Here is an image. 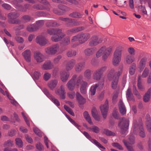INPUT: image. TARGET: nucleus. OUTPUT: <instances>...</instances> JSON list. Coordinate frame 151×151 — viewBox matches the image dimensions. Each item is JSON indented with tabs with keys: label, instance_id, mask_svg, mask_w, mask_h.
Returning <instances> with one entry per match:
<instances>
[{
	"label": "nucleus",
	"instance_id": "8fccbe9b",
	"mask_svg": "<svg viewBox=\"0 0 151 151\" xmlns=\"http://www.w3.org/2000/svg\"><path fill=\"white\" fill-rule=\"evenodd\" d=\"M35 147L38 151H42L44 150L43 145L40 142H38L36 144Z\"/></svg>",
	"mask_w": 151,
	"mask_h": 151
},
{
	"label": "nucleus",
	"instance_id": "a878e982",
	"mask_svg": "<svg viewBox=\"0 0 151 151\" xmlns=\"http://www.w3.org/2000/svg\"><path fill=\"white\" fill-rule=\"evenodd\" d=\"M76 63V61L74 59H71L68 62L66 65V68L67 70H71L74 67Z\"/></svg>",
	"mask_w": 151,
	"mask_h": 151
},
{
	"label": "nucleus",
	"instance_id": "bb28decb",
	"mask_svg": "<svg viewBox=\"0 0 151 151\" xmlns=\"http://www.w3.org/2000/svg\"><path fill=\"white\" fill-rule=\"evenodd\" d=\"M119 107L120 113L122 115L126 113V109L123 103L122 100H120L119 103Z\"/></svg>",
	"mask_w": 151,
	"mask_h": 151
},
{
	"label": "nucleus",
	"instance_id": "bf43d9fd",
	"mask_svg": "<svg viewBox=\"0 0 151 151\" xmlns=\"http://www.w3.org/2000/svg\"><path fill=\"white\" fill-rule=\"evenodd\" d=\"M33 131L38 136L41 137L42 136V134L39 129L37 128L34 127L33 128Z\"/></svg>",
	"mask_w": 151,
	"mask_h": 151
},
{
	"label": "nucleus",
	"instance_id": "6ab92c4d",
	"mask_svg": "<svg viewBox=\"0 0 151 151\" xmlns=\"http://www.w3.org/2000/svg\"><path fill=\"white\" fill-rule=\"evenodd\" d=\"M58 83V80L57 79L52 80L49 81L47 85L51 90H53L55 88Z\"/></svg>",
	"mask_w": 151,
	"mask_h": 151
},
{
	"label": "nucleus",
	"instance_id": "b1692460",
	"mask_svg": "<svg viewBox=\"0 0 151 151\" xmlns=\"http://www.w3.org/2000/svg\"><path fill=\"white\" fill-rule=\"evenodd\" d=\"M81 85V86L80 88V92L82 94H85L87 92V87L88 86V83L82 80Z\"/></svg>",
	"mask_w": 151,
	"mask_h": 151
},
{
	"label": "nucleus",
	"instance_id": "e2e57ef3",
	"mask_svg": "<svg viewBox=\"0 0 151 151\" xmlns=\"http://www.w3.org/2000/svg\"><path fill=\"white\" fill-rule=\"evenodd\" d=\"M103 132L107 136H112L115 135V133L106 129H104L103 130Z\"/></svg>",
	"mask_w": 151,
	"mask_h": 151
},
{
	"label": "nucleus",
	"instance_id": "3c124183",
	"mask_svg": "<svg viewBox=\"0 0 151 151\" xmlns=\"http://www.w3.org/2000/svg\"><path fill=\"white\" fill-rule=\"evenodd\" d=\"M84 75L85 77L87 79H90L91 76V71L89 69L86 70L84 73Z\"/></svg>",
	"mask_w": 151,
	"mask_h": 151
},
{
	"label": "nucleus",
	"instance_id": "0e129e2a",
	"mask_svg": "<svg viewBox=\"0 0 151 151\" xmlns=\"http://www.w3.org/2000/svg\"><path fill=\"white\" fill-rule=\"evenodd\" d=\"M46 25L48 26L54 27L59 26V24H57L55 22L50 21L46 23Z\"/></svg>",
	"mask_w": 151,
	"mask_h": 151
},
{
	"label": "nucleus",
	"instance_id": "dca6fc26",
	"mask_svg": "<svg viewBox=\"0 0 151 151\" xmlns=\"http://www.w3.org/2000/svg\"><path fill=\"white\" fill-rule=\"evenodd\" d=\"M34 57L38 63H41L44 60V55L42 53L37 51L34 52Z\"/></svg>",
	"mask_w": 151,
	"mask_h": 151
},
{
	"label": "nucleus",
	"instance_id": "c756f323",
	"mask_svg": "<svg viewBox=\"0 0 151 151\" xmlns=\"http://www.w3.org/2000/svg\"><path fill=\"white\" fill-rule=\"evenodd\" d=\"M98 86V84H95L91 87L89 91V97L91 96H94L95 94L96 88Z\"/></svg>",
	"mask_w": 151,
	"mask_h": 151
},
{
	"label": "nucleus",
	"instance_id": "6e6d98bb",
	"mask_svg": "<svg viewBox=\"0 0 151 151\" xmlns=\"http://www.w3.org/2000/svg\"><path fill=\"white\" fill-rule=\"evenodd\" d=\"M149 72V70L148 68L147 67L145 68L142 74V78L146 77L148 75Z\"/></svg>",
	"mask_w": 151,
	"mask_h": 151
},
{
	"label": "nucleus",
	"instance_id": "69168bd1",
	"mask_svg": "<svg viewBox=\"0 0 151 151\" xmlns=\"http://www.w3.org/2000/svg\"><path fill=\"white\" fill-rule=\"evenodd\" d=\"M70 42V38L68 37H66L64 38L63 41V44L64 45H68Z\"/></svg>",
	"mask_w": 151,
	"mask_h": 151
},
{
	"label": "nucleus",
	"instance_id": "c85d7f7f",
	"mask_svg": "<svg viewBox=\"0 0 151 151\" xmlns=\"http://www.w3.org/2000/svg\"><path fill=\"white\" fill-rule=\"evenodd\" d=\"M96 50V48L95 47L88 48L85 50L84 53L87 56H90L93 54Z\"/></svg>",
	"mask_w": 151,
	"mask_h": 151
},
{
	"label": "nucleus",
	"instance_id": "052dcab7",
	"mask_svg": "<svg viewBox=\"0 0 151 151\" xmlns=\"http://www.w3.org/2000/svg\"><path fill=\"white\" fill-rule=\"evenodd\" d=\"M51 76V75L50 73L47 72H45L43 75V79L45 81H48L49 80Z\"/></svg>",
	"mask_w": 151,
	"mask_h": 151
},
{
	"label": "nucleus",
	"instance_id": "680f3d73",
	"mask_svg": "<svg viewBox=\"0 0 151 151\" xmlns=\"http://www.w3.org/2000/svg\"><path fill=\"white\" fill-rule=\"evenodd\" d=\"M131 89L129 88L126 91V96L127 100H130L131 98Z\"/></svg>",
	"mask_w": 151,
	"mask_h": 151
},
{
	"label": "nucleus",
	"instance_id": "473e14b6",
	"mask_svg": "<svg viewBox=\"0 0 151 151\" xmlns=\"http://www.w3.org/2000/svg\"><path fill=\"white\" fill-rule=\"evenodd\" d=\"M76 97L77 100L79 104H83L85 102V99L78 92H76Z\"/></svg>",
	"mask_w": 151,
	"mask_h": 151
},
{
	"label": "nucleus",
	"instance_id": "cd10ccee",
	"mask_svg": "<svg viewBox=\"0 0 151 151\" xmlns=\"http://www.w3.org/2000/svg\"><path fill=\"white\" fill-rule=\"evenodd\" d=\"M123 49V47L122 46L117 47L114 52V56L121 59L122 53Z\"/></svg>",
	"mask_w": 151,
	"mask_h": 151
},
{
	"label": "nucleus",
	"instance_id": "e433bc0d",
	"mask_svg": "<svg viewBox=\"0 0 151 151\" xmlns=\"http://www.w3.org/2000/svg\"><path fill=\"white\" fill-rule=\"evenodd\" d=\"M102 75L99 73L96 70L94 72L93 76L94 79L96 80H99L101 78Z\"/></svg>",
	"mask_w": 151,
	"mask_h": 151
},
{
	"label": "nucleus",
	"instance_id": "ea45409f",
	"mask_svg": "<svg viewBox=\"0 0 151 151\" xmlns=\"http://www.w3.org/2000/svg\"><path fill=\"white\" fill-rule=\"evenodd\" d=\"M83 116L86 119L88 122L91 124H93V122L91 121V118L90 117L88 112L85 111L83 114Z\"/></svg>",
	"mask_w": 151,
	"mask_h": 151
},
{
	"label": "nucleus",
	"instance_id": "4c0bfd02",
	"mask_svg": "<svg viewBox=\"0 0 151 151\" xmlns=\"http://www.w3.org/2000/svg\"><path fill=\"white\" fill-rule=\"evenodd\" d=\"M37 28L35 24H33L28 25L27 27V29L29 32H32L37 30Z\"/></svg>",
	"mask_w": 151,
	"mask_h": 151
},
{
	"label": "nucleus",
	"instance_id": "aec40b11",
	"mask_svg": "<svg viewBox=\"0 0 151 151\" xmlns=\"http://www.w3.org/2000/svg\"><path fill=\"white\" fill-rule=\"evenodd\" d=\"M146 125L147 129L151 134V119L149 114H147L146 117Z\"/></svg>",
	"mask_w": 151,
	"mask_h": 151
},
{
	"label": "nucleus",
	"instance_id": "7c9ffc66",
	"mask_svg": "<svg viewBox=\"0 0 151 151\" xmlns=\"http://www.w3.org/2000/svg\"><path fill=\"white\" fill-rule=\"evenodd\" d=\"M61 30L58 29H49L47 30V32L50 35H55L56 33H60Z\"/></svg>",
	"mask_w": 151,
	"mask_h": 151
},
{
	"label": "nucleus",
	"instance_id": "c03bdc74",
	"mask_svg": "<svg viewBox=\"0 0 151 151\" xmlns=\"http://www.w3.org/2000/svg\"><path fill=\"white\" fill-rule=\"evenodd\" d=\"M77 54L76 51L70 50L68 51L66 53L67 55L69 57H71L76 55Z\"/></svg>",
	"mask_w": 151,
	"mask_h": 151
},
{
	"label": "nucleus",
	"instance_id": "f3484780",
	"mask_svg": "<svg viewBox=\"0 0 151 151\" xmlns=\"http://www.w3.org/2000/svg\"><path fill=\"white\" fill-rule=\"evenodd\" d=\"M54 65L50 60H47L45 62L42 66V68L44 70H49L52 69Z\"/></svg>",
	"mask_w": 151,
	"mask_h": 151
},
{
	"label": "nucleus",
	"instance_id": "864d4df0",
	"mask_svg": "<svg viewBox=\"0 0 151 151\" xmlns=\"http://www.w3.org/2000/svg\"><path fill=\"white\" fill-rule=\"evenodd\" d=\"M44 24V21L40 20L37 21L35 24L36 27L37 28V29L39 28L42 27L43 25Z\"/></svg>",
	"mask_w": 151,
	"mask_h": 151
},
{
	"label": "nucleus",
	"instance_id": "f257e3e1",
	"mask_svg": "<svg viewBox=\"0 0 151 151\" xmlns=\"http://www.w3.org/2000/svg\"><path fill=\"white\" fill-rule=\"evenodd\" d=\"M77 75H74L72 78L67 82L66 86L68 89L70 91H73L75 88H78L81 83L83 76L80 75L77 78Z\"/></svg>",
	"mask_w": 151,
	"mask_h": 151
},
{
	"label": "nucleus",
	"instance_id": "4468645a",
	"mask_svg": "<svg viewBox=\"0 0 151 151\" xmlns=\"http://www.w3.org/2000/svg\"><path fill=\"white\" fill-rule=\"evenodd\" d=\"M3 89H4L5 90V92H4L3 90L0 88V92L4 95H6V96L9 99V100H10V101L12 104L15 106H17L18 105V103L16 101L13 99V98L12 97L9 96V93L7 91V89L4 86H3Z\"/></svg>",
	"mask_w": 151,
	"mask_h": 151
},
{
	"label": "nucleus",
	"instance_id": "a19ab883",
	"mask_svg": "<svg viewBox=\"0 0 151 151\" xmlns=\"http://www.w3.org/2000/svg\"><path fill=\"white\" fill-rule=\"evenodd\" d=\"M22 115L27 125L29 126V118L27 115L24 112L22 113Z\"/></svg>",
	"mask_w": 151,
	"mask_h": 151
},
{
	"label": "nucleus",
	"instance_id": "f704fd0d",
	"mask_svg": "<svg viewBox=\"0 0 151 151\" xmlns=\"http://www.w3.org/2000/svg\"><path fill=\"white\" fill-rule=\"evenodd\" d=\"M119 78L118 77H113V79H112L111 83V86L112 88L114 89H115L117 86L118 81Z\"/></svg>",
	"mask_w": 151,
	"mask_h": 151
},
{
	"label": "nucleus",
	"instance_id": "49530a36",
	"mask_svg": "<svg viewBox=\"0 0 151 151\" xmlns=\"http://www.w3.org/2000/svg\"><path fill=\"white\" fill-rule=\"evenodd\" d=\"M16 144L18 147L21 148L23 146V142L20 138H17L15 139Z\"/></svg>",
	"mask_w": 151,
	"mask_h": 151
},
{
	"label": "nucleus",
	"instance_id": "ddd939ff",
	"mask_svg": "<svg viewBox=\"0 0 151 151\" xmlns=\"http://www.w3.org/2000/svg\"><path fill=\"white\" fill-rule=\"evenodd\" d=\"M79 43L83 44L90 37V34L88 33H82L79 34Z\"/></svg>",
	"mask_w": 151,
	"mask_h": 151
},
{
	"label": "nucleus",
	"instance_id": "20e7f679",
	"mask_svg": "<svg viewBox=\"0 0 151 151\" xmlns=\"http://www.w3.org/2000/svg\"><path fill=\"white\" fill-rule=\"evenodd\" d=\"M129 125V121L128 119L122 118L119 124V126L121 130L122 134H126Z\"/></svg>",
	"mask_w": 151,
	"mask_h": 151
},
{
	"label": "nucleus",
	"instance_id": "2f4dec72",
	"mask_svg": "<svg viewBox=\"0 0 151 151\" xmlns=\"http://www.w3.org/2000/svg\"><path fill=\"white\" fill-rule=\"evenodd\" d=\"M125 60L126 63L128 64H131L134 60V58L129 54L126 55Z\"/></svg>",
	"mask_w": 151,
	"mask_h": 151
},
{
	"label": "nucleus",
	"instance_id": "5fc2aeb1",
	"mask_svg": "<svg viewBox=\"0 0 151 151\" xmlns=\"http://www.w3.org/2000/svg\"><path fill=\"white\" fill-rule=\"evenodd\" d=\"M69 16L72 17L76 18H80L82 17V15L81 14L77 12L71 13L69 15Z\"/></svg>",
	"mask_w": 151,
	"mask_h": 151
},
{
	"label": "nucleus",
	"instance_id": "79ce46f5",
	"mask_svg": "<svg viewBox=\"0 0 151 151\" xmlns=\"http://www.w3.org/2000/svg\"><path fill=\"white\" fill-rule=\"evenodd\" d=\"M151 90L149 89L143 97V100L145 102H148L150 99Z\"/></svg>",
	"mask_w": 151,
	"mask_h": 151
},
{
	"label": "nucleus",
	"instance_id": "37998d69",
	"mask_svg": "<svg viewBox=\"0 0 151 151\" xmlns=\"http://www.w3.org/2000/svg\"><path fill=\"white\" fill-rule=\"evenodd\" d=\"M96 111V109L95 108H93L91 110L92 115L95 120L97 121H99L100 120L99 116L96 114L95 113Z\"/></svg>",
	"mask_w": 151,
	"mask_h": 151
},
{
	"label": "nucleus",
	"instance_id": "393cba45",
	"mask_svg": "<svg viewBox=\"0 0 151 151\" xmlns=\"http://www.w3.org/2000/svg\"><path fill=\"white\" fill-rule=\"evenodd\" d=\"M85 63L84 62L79 63L75 66V69L77 72H80L82 71L85 67Z\"/></svg>",
	"mask_w": 151,
	"mask_h": 151
},
{
	"label": "nucleus",
	"instance_id": "9d476101",
	"mask_svg": "<svg viewBox=\"0 0 151 151\" xmlns=\"http://www.w3.org/2000/svg\"><path fill=\"white\" fill-rule=\"evenodd\" d=\"M83 134L91 142L95 144L98 148L105 149V148L102 146L101 144L98 142L96 139H92L90 135L87 132H84Z\"/></svg>",
	"mask_w": 151,
	"mask_h": 151
},
{
	"label": "nucleus",
	"instance_id": "338daca9",
	"mask_svg": "<svg viewBox=\"0 0 151 151\" xmlns=\"http://www.w3.org/2000/svg\"><path fill=\"white\" fill-rule=\"evenodd\" d=\"M78 40L79 42V34L72 37L71 41L72 42H74Z\"/></svg>",
	"mask_w": 151,
	"mask_h": 151
},
{
	"label": "nucleus",
	"instance_id": "f8f14e48",
	"mask_svg": "<svg viewBox=\"0 0 151 151\" xmlns=\"http://www.w3.org/2000/svg\"><path fill=\"white\" fill-rule=\"evenodd\" d=\"M55 93L57 95L59 96L61 99H65V93L63 85H61L59 89L55 90Z\"/></svg>",
	"mask_w": 151,
	"mask_h": 151
},
{
	"label": "nucleus",
	"instance_id": "a18cd8bd",
	"mask_svg": "<svg viewBox=\"0 0 151 151\" xmlns=\"http://www.w3.org/2000/svg\"><path fill=\"white\" fill-rule=\"evenodd\" d=\"M136 68V65L133 64L130 67L129 70V73L131 75H133L134 73Z\"/></svg>",
	"mask_w": 151,
	"mask_h": 151
},
{
	"label": "nucleus",
	"instance_id": "603ef678",
	"mask_svg": "<svg viewBox=\"0 0 151 151\" xmlns=\"http://www.w3.org/2000/svg\"><path fill=\"white\" fill-rule=\"evenodd\" d=\"M66 117L68 119V120L70 121V122L73 124L78 129H79V127L80 125L76 123L74 120L71 119L69 116L65 115Z\"/></svg>",
	"mask_w": 151,
	"mask_h": 151
},
{
	"label": "nucleus",
	"instance_id": "39448f33",
	"mask_svg": "<svg viewBox=\"0 0 151 151\" xmlns=\"http://www.w3.org/2000/svg\"><path fill=\"white\" fill-rule=\"evenodd\" d=\"M141 58L139 64L138 68L141 71L145 66L147 61V57L144 53H141L139 55Z\"/></svg>",
	"mask_w": 151,
	"mask_h": 151
},
{
	"label": "nucleus",
	"instance_id": "f03ea898",
	"mask_svg": "<svg viewBox=\"0 0 151 151\" xmlns=\"http://www.w3.org/2000/svg\"><path fill=\"white\" fill-rule=\"evenodd\" d=\"M112 50L111 47L110 46H103L97 52L96 56L98 58L100 57L102 55V60L105 61L110 55Z\"/></svg>",
	"mask_w": 151,
	"mask_h": 151
},
{
	"label": "nucleus",
	"instance_id": "423d86ee",
	"mask_svg": "<svg viewBox=\"0 0 151 151\" xmlns=\"http://www.w3.org/2000/svg\"><path fill=\"white\" fill-rule=\"evenodd\" d=\"M8 22L12 24H18L19 21L16 19L19 16V14L16 12H11L8 14Z\"/></svg>",
	"mask_w": 151,
	"mask_h": 151
},
{
	"label": "nucleus",
	"instance_id": "5701e85b",
	"mask_svg": "<svg viewBox=\"0 0 151 151\" xmlns=\"http://www.w3.org/2000/svg\"><path fill=\"white\" fill-rule=\"evenodd\" d=\"M84 29V28L83 27H75L68 30L67 32V33L68 35H71L72 34L76 33L79 31H82Z\"/></svg>",
	"mask_w": 151,
	"mask_h": 151
},
{
	"label": "nucleus",
	"instance_id": "de8ad7c7",
	"mask_svg": "<svg viewBox=\"0 0 151 151\" xmlns=\"http://www.w3.org/2000/svg\"><path fill=\"white\" fill-rule=\"evenodd\" d=\"M41 76V74L39 71H35L32 74V77L34 80L38 79Z\"/></svg>",
	"mask_w": 151,
	"mask_h": 151
},
{
	"label": "nucleus",
	"instance_id": "9b49d317",
	"mask_svg": "<svg viewBox=\"0 0 151 151\" xmlns=\"http://www.w3.org/2000/svg\"><path fill=\"white\" fill-rule=\"evenodd\" d=\"M102 39L100 38H99L96 36H94L91 38V40L89 42L88 45L90 47L95 46L100 43L102 42Z\"/></svg>",
	"mask_w": 151,
	"mask_h": 151
},
{
	"label": "nucleus",
	"instance_id": "13d9d810",
	"mask_svg": "<svg viewBox=\"0 0 151 151\" xmlns=\"http://www.w3.org/2000/svg\"><path fill=\"white\" fill-rule=\"evenodd\" d=\"M127 51L131 55H134L135 54V50L134 48L132 47H129L127 49Z\"/></svg>",
	"mask_w": 151,
	"mask_h": 151
},
{
	"label": "nucleus",
	"instance_id": "1a4fd4ad",
	"mask_svg": "<svg viewBox=\"0 0 151 151\" xmlns=\"http://www.w3.org/2000/svg\"><path fill=\"white\" fill-rule=\"evenodd\" d=\"M108 102L107 100H106L105 103L101 105L100 108L103 117L105 119L107 116V114L109 108Z\"/></svg>",
	"mask_w": 151,
	"mask_h": 151
},
{
	"label": "nucleus",
	"instance_id": "a211bd4d",
	"mask_svg": "<svg viewBox=\"0 0 151 151\" xmlns=\"http://www.w3.org/2000/svg\"><path fill=\"white\" fill-rule=\"evenodd\" d=\"M36 42L41 46L45 45L47 43V40L42 36H37L36 39Z\"/></svg>",
	"mask_w": 151,
	"mask_h": 151
},
{
	"label": "nucleus",
	"instance_id": "412c9836",
	"mask_svg": "<svg viewBox=\"0 0 151 151\" xmlns=\"http://www.w3.org/2000/svg\"><path fill=\"white\" fill-rule=\"evenodd\" d=\"M69 73L65 71H62L60 73V79L63 82H66L69 76Z\"/></svg>",
	"mask_w": 151,
	"mask_h": 151
},
{
	"label": "nucleus",
	"instance_id": "4be33fe9",
	"mask_svg": "<svg viewBox=\"0 0 151 151\" xmlns=\"http://www.w3.org/2000/svg\"><path fill=\"white\" fill-rule=\"evenodd\" d=\"M31 52L29 50H26L22 53V55L26 60L28 62L31 61Z\"/></svg>",
	"mask_w": 151,
	"mask_h": 151
},
{
	"label": "nucleus",
	"instance_id": "0eeeda50",
	"mask_svg": "<svg viewBox=\"0 0 151 151\" xmlns=\"http://www.w3.org/2000/svg\"><path fill=\"white\" fill-rule=\"evenodd\" d=\"M42 91L46 96L56 106H58L60 105V102L58 99L51 94L49 93L47 89L46 88H44Z\"/></svg>",
	"mask_w": 151,
	"mask_h": 151
},
{
	"label": "nucleus",
	"instance_id": "4d7b16f0",
	"mask_svg": "<svg viewBox=\"0 0 151 151\" xmlns=\"http://www.w3.org/2000/svg\"><path fill=\"white\" fill-rule=\"evenodd\" d=\"M141 76H139L137 80V86L139 89L142 91L144 89V88L141 84L140 81Z\"/></svg>",
	"mask_w": 151,
	"mask_h": 151
},
{
	"label": "nucleus",
	"instance_id": "6e6552de",
	"mask_svg": "<svg viewBox=\"0 0 151 151\" xmlns=\"http://www.w3.org/2000/svg\"><path fill=\"white\" fill-rule=\"evenodd\" d=\"M59 45L56 44L50 47L46 48L45 51L46 53L48 54L54 55L59 50Z\"/></svg>",
	"mask_w": 151,
	"mask_h": 151
},
{
	"label": "nucleus",
	"instance_id": "774afa93",
	"mask_svg": "<svg viewBox=\"0 0 151 151\" xmlns=\"http://www.w3.org/2000/svg\"><path fill=\"white\" fill-rule=\"evenodd\" d=\"M112 145L113 146L116 147L120 150H123V148L122 146L117 143H113L112 144Z\"/></svg>",
	"mask_w": 151,
	"mask_h": 151
},
{
	"label": "nucleus",
	"instance_id": "2eb2a0df",
	"mask_svg": "<svg viewBox=\"0 0 151 151\" xmlns=\"http://www.w3.org/2000/svg\"><path fill=\"white\" fill-rule=\"evenodd\" d=\"M60 32V34L56 33L55 35L52 36L51 37V40L55 42L60 41L65 35L62 32L61 29Z\"/></svg>",
	"mask_w": 151,
	"mask_h": 151
},
{
	"label": "nucleus",
	"instance_id": "58836bf2",
	"mask_svg": "<svg viewBox=\"0 0 151 151\" xmlns=\"http://www.w3.org/2000/svg\"><path fill=\"white\" fill-rule=\"evenodd\" d=\"M121 60V59L114 56L112 60L113 65L115 66L119 64Z\"/></svg>",
	"mask_w": 151,
	"mask_h": 151
},
{
	"label": "nucleus",
	"instance_id": "7ed1b4c3",
	"mask_svg": "<svg viewBox=\"0 0 151 151\" xmlns=\"http://www.w3.org/2000/svg\"><path fill=\"white\" fill-rule=\"evenodd\" d=\"M138 129L139 130V135L142 138L145 137V133L142 125L141 124H138L136 120H134L133 122V124L132 127V130L134 134L136 133Z\"/></svg>",
	"mask_w": 151,
	"mask_h": 151
},
{
	"label": "nucleus",
	"instance_id": "09e8293b",
	"mask_svg": "<svg viewBox=\"0 0 151 151\" xmlns=\"http://www.w3.org/2000/svg\"><path fill=\"white\" fill-rule=\"evenodd\" d=\"M62 58V56L61 55H58L55 57L54 58L52 61L53 64L55 65L58 64Z\"/></svg>",
	"mask_w": 151,
	"mask_h": 151
},
{
	"label": "nucleus",
	"instance_id": "c9c22d12",
	"mask_svg": "<svg viewBox=\"0 0 151 151\" xmlns=\"http://www.w3.org/2000/svg\"><path fill=\"white\" fill-rule=\"evenodd\" d=\"M60 19L65 22L67 26H69L71 25L70 24H69V23H73L74 22L73 19H69L68 18L60 17Z\"/></svg>",
	"mask_w": 151,
	"mask_h": 151
},
{
	"label": "nucleus",
	"instance_id": "72a5a7b5",
	"mask_svg": "<svg viewBox=\"0 0 151 151\" xmlns=\"http://www.w3.org/2000/svg\"><path fill=\"white\" fill-rule=\"evenodd\" d=\"M115 75V71L114 69H111L109 71L108 75L107 77L108 79L110 81L113 79V77H116Z\"/></svg>",
	"mask_w": 151,
	"mask_h": 151
}]
</instances>
